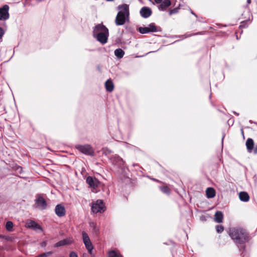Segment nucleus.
Masks as SVG:
<instances>
[{"label":"nucleus","mask_w":257,"mask_h":257,"mask_svg":"<svg viewBox=\"0 0 257 257\" xmlns=\"http://www.w3.org/2000/svg\"><path fill=\"white\" fill-rule=\"evenodd\" d=\"M229 235L234 242L237 245L244 244L249 240V235L246 230L241 227L230 228Z\"/></svg>","instance_id":"1"},{"label":"nucleus","mask_w":257,"mask_h":257,"mask_svg":"<svg viewBox=\"0 0 257 257\" xmlns=\"http://www.w3.org/2000/svg\"><path fill=\"white\" fill-rule=\"evenodd\" d=\"M119 10L115 19L116 26H122L129 21V6L127 4H122L117 7Z\"/></svg>","instance_id":"2"},{"label":"nucleus","mask_w":257,"mask_h":257,"mask_svg":"<svg viewBox=\"0 0 257 257\" xmlns=\"http://www.w3.org/2000/svg\"><path fill=\"white\" fill-rule=\"evenodd\" d=\"M93 33V36L96 38L97 41L101 44H104L107 42L108 36V30L102 24L95 26Z\"/></svg>","instance_id":"3"},{"label":"nucleus","mask_w":257,"mask_h":257,"mask_svg":"<svg viewBox=\"0 0 257 257\" xmlns=\"http://www.w3.org/2000/svg\"><path fill=\"white\" fill-rule=\"evenodd\" d=\"M76 148L82 153L90 156H94V150L89 145H77Z\"/></svg>","instance_id":"4"},{"label":"nucleus","mask_w":257,"mask_h":257,"mask_svg":"<svg viewBox=\"0 0 257 257\" xmlns=\"http://www.w3.org/2000/svg\"><path fill=\"white\" fill-rule=\"evenodd\" d=\"M91 210L93 213L103 212L104 211V204L101 200H97L91 206Z\"/></svg>","instance_id":"5"},{"label":"nucleus","mask_w":257,"mask_h":257,"mask_svg":"<svg viewBox=\"0 0 257 257\" xmlns=\"http://www.w3.org/2000/svg\"><path fill=\"white\" fill-rule=\"evenodd\" d=\"M26 226L27 228H31L38 232L43 231L42 227L34 220H28L26 223Z\"/></svg>","instance_id":"6"},{"label":"nucleus","mask_w":257,"mask_h":257,"mask_svg":"<svg viewBox=\"0 0 257 257\" xmlns=\"http://www.w3.org/2000/svg\"><path fill=\"white\" fill-rule=\"evenodd\" d=\"M35 203L37 207L41 209L44 210L47 208V203L44 198L41 195H37V198L35 199Z\"/></svg>","instance_id":"7"},{"label":"nucleus","mask_w":257,"mask_h":257,"mask_svg":"<svg viewBox=\"0 0 257 257\" xmlns=\"http://www.w3.org/2000/svg\"><path fill=\"white\" fill-rule=\"evenodd\" d=\"M9 7L7 5L0 8V20H7L9 18Z\"/></svg>","instance_id":"8"},{"label":"nucleus","mask_w":257,"mask_h":257,"mask_svg":"<svg viewBox=\"0 0 257 257\" xmlns=\"http://www.w3.org/2000/svg\"><path fill=\"white\" fill-rule=\"evenodd\" d=\"M111 161L114 165L116 166L118 168H121L123 167L124 165V162L122 159L118 156L115 155L113 156L111 158Z\"/></svg>","instance_id":"9"},{"label":"nucleus","mask_w":257,"mask_h":257,"mask_svg":"<svg viewBox=\"0 0 257 257\" xmlns=\"http://www.w3.org/2000/svg\"><path fill=\"white\" fill-rule=\"evenodd\" d=\"M86 181L89 187L93 189L96 188L100 184V182L96 178L91 176L87 177Z\"/></svg>","instance_id":"10"},{"label":"nucleus","mask_w":257,"mask_h":257,"mask_svg":"<svg viewBox=\"0 0 257 257\" xmlns=\"http://www.w3.org/2000/svg\"><path fill=\"white\" fill-rule=\"evenodd\" d=\"M55 212L56 214L60 217L65 216L66 214L65 208L61 204H58L56 206Z\"/></svg>","instance_id":"11"},{"label":"nucleus","mask_w":257,"mask_h":257,"mask_svg":"<svg viewBox=\"0 0 257 257\" xmlns=\"http://www.w3.org/2000/svg\"><path fill=\"white\" fill-rule=\"evenodd\" d=\"M73 242V239L71 237L67 238L65 239H64L63 240H61L57 242H56L54 246L55 247H58L60 246L66 245H69L72 243Z\"/></svg>","instance_id":"12"},{"label":"nucleus","mask_w":257,"mask_h":257,"mask_svg":"<svg viewBox=\"0 0 257 257\" xmlns=\"http://www.w3.org/2000/svg\"><path fill=\"white\" fill-rule=\"evenodd\" d=\"M140 13L142 17L147 18L151 15L152 11L149 8L144 7L141 9Z\"/></svg>","instance_id":"13"},{"label":"nucleus","mask_w":257,"mask_h":257,"mask_svg":"<svg viewBox=\"0 0 257 257\" xmlns=\"http://www.w3.org/2000/svg\"><path fill=\"white\" fill-rule=\"evenodd\" d=\"M245 145L248 152L251 153L253 150L254 147L253 140L251 138H248L246 141Z\"/></svg>","instance_id":"14"},{"label":"nucleus","mask_w":257,"mask_h":257,"mask_svg":"<svg viewBox=\"0 0 257 257\" xmlns=\"http://www.w3.org/2000/svg\"><path fill=\"white\" fill-rule=\"evenodd\" d=\"M171 4L170 0H164L159 6V10L164 11L167 8L169 7Z\"/></svg>","instance_id":"15"},{"label":"nucleus","mask_w":257,"mask_h":257,"mask_svg":"<svg viewBox=\"0 0 257 257\" xmlns=\"http://www.w3.org/2000/svg\"><path fill=\"white\" fill-rule=\"evenodd\" d=\"M223 219V215L221 211H217L214 215V221L217 223H221Z\"/></svg>","instance_id":"16"},{"label":"nucleus","mask_w":257,"mask_h":257,"mask_svg":"<svg viewBox=\"0 0 257 257\" xmlns=\"http://www.w3.org/2000/svg\"><path fill=\"white\" fill-rule=\"evenodd\" d=\"M106 90L108 92H112L114 89V85L111 79H108L105 83Z\"/></svg>","instance_id":"17"},{"label":"nucleus","mask_w":257,"mask_h":257,"mask_svg":"<svg viewBox=\"0 0 257 257\" xmlns=\"http://www.w3.org/2000/svg\"><path fill=\"white\" fill-rule=\"evenodd\" d=\"M239 199L243 202H247L249 199V196L246 192H240L239 193Z\"/></svg>","instance_id":"18"},{"label":"nucleus","mask_w":257,"mask_h":257,"mask_svg":"<svg viewBox=\"0 0 257 257\" xmlns=\"http://www.w3.org/2000/svg\"><path fill=\"white\" fill-rule=\"evenodd\" d=\"M148 28L150 33L160 32L161 31L160 27L156 26L154 23L150 24Z\"/></svg>","instance_id":"19"},{"label":"nucleus","mask_w":257,"mask_h":257,"mask_svg":"<svg viewBox=\"0 0 257 257\" xmlns=\"http://www.w3.org/2000/svg\"><path fill=\"white\" fill-rule=\"evenodd\" d=\"M206 194L207 198H212L215 196V191L213 188H207L206 190Z\"/></svg>","instance_id":"20"},{"label":"nucleus","mask_w":257,"mask_h":257,"mask_svg":"<svg viewBox=\"0 0 257 257\" xmlns=\"http://www.w3.org/2000/svg\"><path fill=\"white\" fill-rule=\"evenodd\" d=\"M114 55L118 58H121L124 55V52L120 48L117 49L114 51Z\"/></svg>","instance_id":"21"},{"label":"nucleus","mask_w":257,"mask_h":257,"mask_svg":"<svg viewBox=\"0 0 257 257\" xmlns=\"http://www.w3.org/2000/svg\"><path fill=\"white\" fill-rule=\"evenodd\" d=\"M84 244H85V247H86V249H87L88 252L90 254H92V249H93V246L92 244L91 241L89 242L84 243Z\"/></svg>","instance_id":"22"},{"label":"nucleus","mask_w":257,"mask_h":257,"mask_svg":"<svg viewBox=\"0 0 257 257\" xmlns=\"http://www.w3.org/2000/svg\"><path fill=\"white\" fill-rule=\"evenodd\" d=\"M108 257H122V256L119 253H117L114 250H111L108 252Z\"/></svg>","instance_id":"23"},{"label":"nucleus","mask_w":257,"mask_h":257,"mask_svg":"<svg viewBox=\"0 0 257 257\" xmlns=\"http://www.w3.org/2000/svg\"><path fill=\"white\" fill-rule=\"evenodd\" d=\"M139 32L143 34L149 33V30L148 27H139L138 29Z\"/></svg>","instance_id":"24"},{"label":"nucleus","mask_w":257,"mask_h":257,"mask_svg":"<svg viewBox=\"0 0 257 257\" xmlns=\"http://www.w3.org/2000/svg\"><path fill=\"white\" fill-rule=\"evenodd\" d=\"M82 234L84 243L90 241V238L87 233H86L85 231H82Z\"/></svg>","instance_id":"25"},{"label":"nucleus","mask_w":257,"mask_h":257,"mask_svg":"<svg viewBox=\"0 0 257 257\" xmlns=\"http://www.w3.org/2000/svg\"><path fill=\"white\" fill-rule=\"evenodd\" d=\"M13 227V223L11 221H8L6 224V228L7 230L11 231Z\"/></svg>","instance_id":"26"},{"label":"nucleus","mask_w":257,"mask_h":257,"mask_svg":"<svg viewBox=\"0 0 257 257\" xmlns=\"http://www.w3.org/2000/svg\"><path fill=\"white\" fill-rule=\"evenodd\" d=\"M160 189L161 191L164 193H166L167 194H169L170 193V189L167 186L161 187Z\"/></svg>","instance_id":"27"},{"label":"nucleus","mask_w":257,"mask_h":257,"mask_svg":"<svg viewBox=\"0 0 257 257\" xmlns=\"http://www.w3.org/2000/svg\"><path fill=\"white\" fill-rule=\"evenodd\" d=\"M53 253L52 251H48L40 254L35 257H48Z\"/></svg>","instance_id":"28"},{"label":"nucleus","mask_w":257,"mask_h":257,"mask_svg":"<svg viewBox=\"0 0 257 257\" xmlns=\"http://www.w3.org/2000/svg\"><path fill=\"white\" fill-rule=\"evenodd\" d=\"M215 228H216L217 232L218 233H221L224 230L223 226L222 225H216L215 226Z\"/></svg>","instance_id":"29"},{"label":"nucleus","mask_w":257,"mask_h":257,"mask_svg":"<svg viewBox=\"0 0 257 257\" xmlns=\"http://www.w3.org/2000/svg\"><path fill=\"white\" fill-rule=\"evenodd\" d=\"M179 8H176L173 9H171L169 11V15H172V14L177 13L179 11Z\"/></svg>","instance_id":"30"},{"label":"nucleus","mask_w":257,"mask_h":257,"mask_svg":"<svg viewBox=\"0 0 257 257\" xmlns=\"http://www.w3.org/2000/svg\"><path fill=\"white\" fill-rule=\"evenodd\" d=\"M90 225L91 227L93 228V229L94 232H95L96 233L98 231V229L96 228V225L95 223H94V222H91L90 223Z\"/></svg>","instance_id":"31"},{"label":"nucleus","mask_w":257,"mask_h":257,"mask_svg":"<svg viewBox=\"0 0 257 257\" xmlns=\"http://www.w3.org/2000/svg\"><path fill=\"white\" fill-rule=\"evenodd\" d=\"M103 153L105 155L109 154L111 153V151L107 148H104L102 149Z\"/></svg>","instance_id":"32"},{"label":"nucleus","mask_w":257,"mask_h":257,"mask_svg":"<svg viewBox=\"0 0 257 257\" xmlns=\"http://www.w3.org/2000/svg\"><path fill=\"white\" fill-rule=\"evenodd\" d=\"M205 33V32H198L197 33H195V34H189V35H187L186 37H191L192 36H194V35H203Z\"/></svg>","instance_id":"33"},{"label":"nucleus","mask_w":257,"mask_h":257,"mask_svg":"<svg viewBox=\"0 0 257 257\" xmlns=\"http://www.w3.org/2000/svg\"><path fill=\"white\" fill-rule=\"evenodd\" d=\"M69 257H78L77 253L74 251L70 252Z\"/></svg>","instance_id":"34"},{"label":"nucleus","mask_w":257,"mask_h":257,"mask_svg":"<svg viewBox=\"0 0 257 257\" xmlns=\"http://www.w3.org/2000/svg\"><path fill=\"white\" fill-rule=\"evenodd\" d=\"M5 32L3 28L0 27V39H2V37L4 35Z\"/></svg>","instance_id":"35"},{"label":"nucleus","mask_w":257,"mask_h":257,"mask_svg":"<svg viewBox=\"0 0 257 257\" xmlns=\"http://www.w3.org/2000/svg\"><path fill=\"white\" fill-rule=\"evenodd\" d=\"M46 245H47V242H46V241H43V242L41 243V246H42V247H45V246H46Z\"/></svg>","instance_id":"36"},{"label":"nucleus","mask_w":257,"mask_h":257,"mask_svg":"<svg viewBox=\"0 0 257 257\" xmlns=\"http://www.w3.org/2000/svg\"><path fill=\"white\" fill-rule=\"evenodd\" d=\"M253 152L254 154L257 153V145L255 146L254 149H253Z\"/></svg>","instance_id":"37"},{"label":"nucleus","mask_w":257,"mask_h":257,"mask_svg":"<svg viewBox=\"0 0 257 257\" xmlns=\"http://www.w3.org/2000/svg\"><path fill=\"white\" fill-rule=\"evenodd\" d=\"M154 1L157 4H159L162 2V0H154Z\"/></svg>","instance_id":"38"},{"label":"nucleus","mask_w":257,"mask_h":257,"mask_svg":"<svg viewBox=\"0 0 257 257\" xmlns=\"http://www.w3.org/2000/svg\"><path fill=\"white\" fill-rule=\"evenodd\" d=\"M190 12H191V13L194 15L195 17H197L196 15L190 9Z\"/></svg>","instance_id":"39"},{"label":"nucleus","mask_w":257,"mask_h":257,"mask_svg":"<svg viewBox=\"0 0 257 257\" xmlns=\"http://www.w3.org/2000/svg\"><path fill=\"white\" fill-rule=\"evenodd\" d=\"M251 3V0H247V4H249Z\"/></svg>","instance_id":"40"},{"label":"nucleus","mask_w":257,"mask_h":257,"mask_svg":"<svg viewBox=\"0 0 257 257\" xmlns=\"http://www.w3.org/2000/svg\"><path fill=\"white\" fill-rule=\"evenodd\" d=\"M45 0H36L37 2H40L42 1H44Z\"/></svg>","instance_id":"41"},{"label":"nucleus","mask_w":257,"mask_h":257,"mask_svg":"<svg viewBox=\"0 0 257 257\" xmlns=\"http://www.w3.org/2000/svg\"><path fill=\"white\" fill-rule=\"evenodd\" d=\"M106 1L107 2H111V1H113L114 0H106Z\"/></svg>","instance_id":"42"},{"label":"nucleus","mask_w":257,"mask_h":257,"mask_svg":"<svg viewBox=\"0 0 257 257\" xmlns=\"http://www.w3.org/2000/svg\"><path fill=\"white\" fill-rule=\"evenodd\" d=\"M244 249H245V246H244L243 247V248H242V250H244Z\"/></svg>","instance_id":"43"},{"label":"nucleus","mask_w":257,"mask_h":257,"mask_svg":"<svg viewBox=\"0 0 257 257\" xmlns=\"http://www.w3.org/2000/svg\"><path fill=\"white\" fill-rule=\"evenodd\" d=\"M241 132H242V134H243V132L242 130H241Z\"/></svg>","instance_id":"44"},{"label":"nucleus","mask_w":257,"mask_h":257,"mask_svg":"<svg viewBox=\"0 0 257 257\" xmlns=\"http://www.w3.org/2000/svg\"><path fill=\"white\" fill-rule=\"evenodd\" d=\"M154 180L156 181H158V180H156V179H154Z\"/></svg>","instance_id":"45"},{"label":"nucleus","mask_w":257,"mask_h":257,"mask_svg":"<svg viewBox=\"0 0 257 257\" xmlns=\"http://www.w3.org/2000/svg\"><path fill=\"white\" fill-rule=\"evenodd\" d=\"M223 138H224V137L222 138V141H223Z\"/></svg>","instance_id":"46"}]
</instances>
